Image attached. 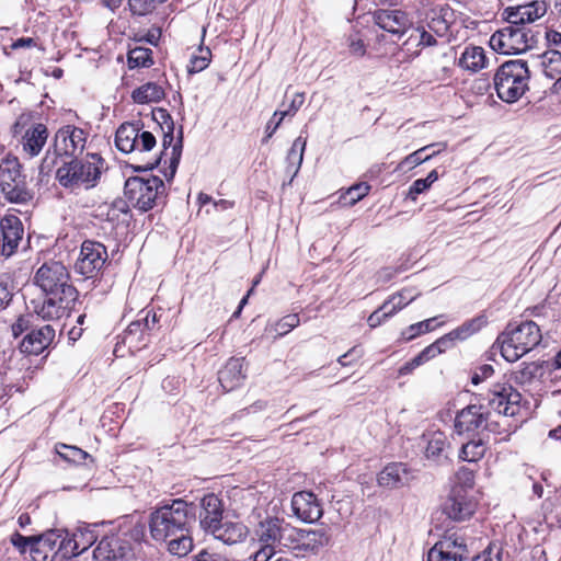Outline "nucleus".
<instances>
[{"label":"nucleus","instance_id":"nucleus-14","mask_svg":"<svg viewBox=\"0 0 561 561\" xmlns=\"http://www.w3.org/2000/svg\"><path fill=\"white\" fill-rule=\"evenodd\" d=\"M106 259L107 251L102 243L87 240L81 245L75 270L87 278L93 277L103 267Z\"/></svg>","mask_w":561,"mask_h":561},{"label":"nucleus","instance_id":"nucleus-25","mask_svg":"<svg viewBox=\"0 0 561 561\" xmlns=\"http://www.w3.org/2000/svg\"><path fill=\"white\" fill-rule=\"evenodd\" d=\"M373 18L380 28L397 35H402L410 25L408 14L401 10H377Z\"/></svg>","mask_w":561,"mask_h":561},{"label":"nucleus","instance_id":"nucleus-2","mask_svg":"<svg viewBox=\"0 0 561 561\" xmlns=\"http://www.w3.org/2000/svg\"><path fill=\"white\" fill-rule=\"evenodd\" d=\"M106 169V162L100 154L89 153L83 159H72L60 165L56 179L66 190L78 193L95 187Z\"/></svg>","mask_w":561,"mask_h":561},{"label":"nucleus","instance_id":"nucleus-39","mask_svg":"<svg viewBox=\"0 0 561 561\" xmlns=\"http://www.w3.org/2000/svg\"><path fill=\"white\" fill-rule=\"evenodd\" d=\"M299 322L300 320L297 313L287 314L277 322L268 325L266 328V331L270 333H274V339H277L297 328L299 325Z\"/></svg>","mask_w":561,"mask_h":561},{"label":"nucleus","instance_id":"nucleus-44","mask_svg":"<svg viewBox=\"0 0 561 561\" xmlns=\"http://www.w3.org/2000/svg\"><path fill=\"white\" fill-rule=\"evenodd\" d=\"M57 543L58 557L60 560L70 559L81 553L78 549L76 540H73V537L69 536L68 534H62L59 531Z\"/></svg>","mask_w":561,"mask_h":561},{"label":"nucleus","instance_id":"nucleus-19","mask_svg":"<svg viewBox=\"0 0 561 561\" xmlns=\"http://www.w3.org/2000/svg\"><path fill=\"white\" fill-rule=\"evenodd\" d=\"M412 479L413 476L408 465L391 462L378 473L377 483L381 488L393 490L408 485Z\"/></svg>","mask_w":561,"mask_h":561},{"label":"nucleus","instance_id":"nucleus-37","mask_svg":"<svg viewBox=\"0 0 561 561\" xmlns=\"http://www.w3.org/2000/svg\"><path fill=\"white\" fill-rule=\"evenodd\" d=\"M448 446V438L443 432H433L427 435L425 456L427 459L439 462L442 458H446L443 454Z\"/></svg>","mask_w":561,"mask_h":561},{"label":"nucleus","instance_id":"nucleus-64","mask_svg":"<svg viewBox=\"0 0 561 561\" xmlns=\"http://www.w3.org/2000/svg\"><path fill=\"white\" fill-rule=\"evenodd\" d=\"M195 561H228V559L221 553L204 549L195 556Z\"/></svg>","mask_w":561,"mask_h":561},{"label":"nucleus","instance_id":"nucleus-26","mask_svg":"<svg viewBox=\"0 0 561 561\" xmlns=\"http://www.w3.org/2000/svg\"><path fill=\"white\" fill-rule=\"evenodd\" d=\"M58 530H49L35 537L32 546V558L34 561H55L58 557Z\"/></svg>","mask_w":561,"mask_h":561},{"label":"nucleus","instance_id":"nucleus-29","mask_svg":"<svg viewBox=\"0 0 561 561\" xmlns=\"http://www.w3.org/2000/svg\"><path fill=\"white\" fill-rule=\"evenodd\" d=\"M210 534L226 545H234L247 537L248 528L241 523H222L221 520Z\"/></svg>","mask_w":561,"mask_h":561},{"label":"nucleus","instance_id":"nucleus-50","mask_svg":"<svg viewBox=\"0 0 561 561\" xmlns=\"http://www.w3.org/2000/svg\"><path fill=\"white\" fill-rule=\"evenodd\" d=\"M57 453L65 460L75 462V463H80L89 456L82 449L75 447V446H68V445H60L59 447H57Z\"/></svg>","mask_w":561,"mask_h":561},{"label":"nucleus","instance_id":"nucleus-63","mask_svg":"<svg viewBox=\"0 0 561 561\" xmlns=\"http://www.w3.org/2000/svg\"><path fill=\"white\" fill-rule=\"evenodd\" d=\"M494 373V369H493V366L491 365H482L480 366L479 368H477V370L473 373L472 377H471V382L473 385H478L482 381H484L485 379L490 378Z\"/></svg>","mask_w":561,"mask_h":561},{"label":"nucleus","instance_id":"nucleus-11","mask_svg":"<svg viewBox=\"0 0 561 561\" xmlns=\"http://www.w3.org/2000/svg\"><path fill=\"white\" fill-rule=\"evenodd\" d=\"M69 273L66 266L56 261L43 264L36 272L34 280L47 295L58 296L66 288H75L69 284Z\"/></svg>","mask_w":561,"mask_h":561},{"label":"nucleus","instance_id":"nucleus-10","mask_svg":"<svg viewBox=\"0 0 561 561\" xmlns=\"http://www.w3.org/2000/svg\"><path fill=\"white\" fill-rule=\"evenodd\" d=\"M490 46L503 55L522 54L531 48L534 34L519 24H512L496 31L490 37Z\"/></svg>","mask_w":561,"mask_h":561},{"label":"nucleus","instance_id":"nucleus-45","mask_svg":"<svg viewBox=\"0 0 561 561\" xmlns=\"http://www.w3.org/2000/svg\"><path fill=\"white\" fill-rule=\"evenodd\" d=\"M145 331L141 320L133 321L124 332L123 342L129 347H138V342L145 340Z\"/></svg>","mask_w":561,"mask_h":561},{"label":"nucleus","instance_id":"nucleus-61","mask_svg":"<svg viewBox=\"0 0 561 561\" xmlns=\"http://www.w3.org/2000/svg\"><path fill=\"white\" fill-rule=\"evenodd\" d=\"M156 137L150 131H139L138 148L136 150L144 152L154 148Z\"/></svg>","mask_w":561,"mask_h":561},{"label":"nucleus","instance_id":"nucleus-55","mask_svg":"<svg viewBox=\"0 0 561 561\" xmlns=\"http://www.w3.org/2000/svg\"><path fill=\"white\" fill-rule=\"evenodd\" d=\"M456 480L455 486H461L469 491L474 485V471L467 467H461L456 473Z\"/></svg>","mask_w":561,"mask_h":561},{"label":"nucleus","instance_id":"nucleus-16","mask_svg":"<svg viewBox=\"0 0 561 561\" xmlns=\"http://www.w3.org/2000/svg\"><path fill=\"white\" fill-rule=\"evenodd\" d=\"M78 298L76 288H66L64 294L58 296L48 295L41 307L36 309V313L43 320H57L67 316L73 308Z\"/></svg>","mask_w":561,"mask_h":561},{"label":"nucleus","instance_id":"nucleus-58","mask_svg":"<svg viewBox=\"0 0 561 561\" xmlns=\"http://www.w3.org/2000/svg\"><path fill=\"white\" fill-rule=\"evenodd\" d=\"M480 328V320L479 319H472L466 323H463L461 327L453 330V334L456 335L458 340H465L468 336H470L472 333L478 331Z\"/></svg>","mask_w":561,"mask_h":561},{"label":"nucleus","instance_id":"nucleus-59","mask_svg":"<svg viewBox=\"0 0 561 561\" xmlns=\"http://www.w3.org/2000/svg\"><path fill=\"white\" fill-rule=\"evenodd\" d=\"M480 328V320L479 319H472L466 323H463L461 327L453 330V334L456 335L458 340H465L468 336H470L472 333L478 331Z\"/></svg>","mask_w":561,"mask_h":561},{"label":"nucleus","instance_id":"nucleus-22","mask_svg":"<svg viewBox=\"0 0 561 561\" xmlns=\"http://www.w3.org/2000/svg\"><path fill=\"white\" fill-rule=\"evenodd\" d=\"M129 549V543L117 535L105 536L94 549L93 557L96 561H114L124 558Z\"/></svg>","mask_w":561,"mask_h":561},{"label":"nucleus","instance_id":"nucleus-57","mask_svg":"<svg viewBox=\"0 0 561 561\" xmlns=\"http://www.w3.org/2000/svg\"><path fill=\"white\" fill-rule=\"evenodd\" d=\"M33 540H35V537L34 536H30V537H25V536H22L21 534L19 533H14L11 538H10V541L11 543L21 552V553H25L27 550L30 551V553L32 554V546H33Z\"/></svg>","mask_w":561,"mask_h":561},{"label":"nucleus","instance_id":"nucleus-62","mask_svg":"<svg viewBox=\"0 0 561 561\" xmlns=\"http://www.w3.org/2000/svg\"><path fill=\"white\" fill-rule=\"evenodd\" d=\"M154 119L161 125L165 126L167 129H174V122L170 113L165 108H157L153 111Z\"/></svg>","mask_w":561,"mask_h":561},{"label":"nucleus","instance_id":"nucleus-17","mask_svg":"<svg viewBox=\"0 0 561 561\" xmlns=\"http://www.w3.org/2000/svg\"><path fill=\"white\" fill-rule=\"evenodd\" d=\"M290 505L293 515L304 523H316L323 515L320 501L309 491L296 492L291 497Z\"/></svg>","mask_w":561,"mask_h":561},{"label":"nucleus","instance_id":"nucleus-32","mask_svg":"<svg viewBox=\"0 0 561 561\" xmlns=\"http://www.w3.org/2000/svg\"><path fill=\"white\" fill-rule=\"evenodd\" d=\"M140 128L134 123H123L115 135V145L124 153H129L138 148Z\"/></svg>","mask_w":561,"mask_h":561},{"label":"nucleus","instance_id":"nucleus-42","mask_svg":"<svg viewBox=\"0 0 561 561\" xmlns=\"http://www.w3.org/2000/svg\"><path fill=\"white\" fill-rule=\"evenodd\" d=\"M173 131H174V129H171V130L167 129L164 131V136L162 139V146H163L164 150H167L169 147L172 146V157H171L172 173L175 172V169L180 162V157H181V151H182V130H180V136L175 144H173V140H174Z\"/></svg>","mask_w":561,"mask_h":561},{"label":"nucleus","instance_id":"nucleus-21","mask_svg":"<svg viewBox=\"0 0 561 561\" xmlns=\"http://www.w3.org/2000/svg\"><path fill=\"white\" fill-rule=\"evenodd\" d=\"M488 412L480 404H469L460 410L455 419V428L458 434L470 433L483 428Z\"/></svg>","mask_w":561,"mask_h":561},{"label":"nucleus","instance_id":"nucleus-41","mask_svg":"<svg viewBox=\"0 0 561 561\" xmlns=\"http://www.w3.org/2000/svg\"><path fill=\"white\" fill-rule=\"evenodd\" d=\"M446 148V144L439 142L434 145L424 146L423 148L414 151L405 158V161L413 165H419L427 160H430L437 152L444 150Z\"/></svg>","mask_w":561,"mask_h":561},{"label":"nucleus","instance_id":"nucleus-54","mask_svg":"<svg viewBox=\"0 0 561 561\" xmlns=\"http://www.w3.org/2000/svg\"><path fill=\"white\" fill-rule=\"evenodd\" d=\"M456 340H458V339L456 337V335L453 334V331H451V332L445 334L444 336L439 337L438 340H436L434 343H432L427 347L431 351V353L434 355V357H436L437 355L445 352L448 347H450L451 344L454 343V341H456Z\"/></svg>","mask_w":561,"mask_h":561},{"label":"nucleus","instance_id":"nucleus-1","mask_svg":"<svg viewBox=\"0 0 561 561\" xmlns=\"http://www.w3.org/2000/svg\"><path fill=\"white\" fill-rule=\"evenodd\" d=\"M195 506L182 499L157 507L149 517L150 536L156 541L167 543L168 551L176 557H185L193 549L191 526L195 522Z\"/></svg>","mask_w":561,"mask_h":561},{"label":"nucleus","instance_id":"nucleus-33","mask_svg":"<svg viewBox=\"0 0 561 561\" xmlns=\"http://www.w3.org/2000/svg\"><path fill=\"white\" fill-rule=\"evenodd\" d=\"M485 61L486 57L482 47L469 46L462 51L458 65L465 70L477 72L485 67Z\"/></svg>","mask_w":561,"mask_h":561},{"label":"nucleus","instance_id":"nucleus-34","mask_svg":"<svg viewBox=\"0 0 561 561\" xmlns=\"http://www.w3.org/2000/svg\"><path fill=\"white\" fill-rule=\"evenodd\" d=\"M105 525L104 522L101 524L93 523V524H87L82 523L77 527L76 533L72 534L73 540H76V543L78 546L79 551L82 553L88 548H90L98 539L99 533L98 529L100 526Z\"/></svg>","mask_w":561,"mask_h":561},{"label":"nucleus","instance_id":"nucleus-53","mask_svg":"<svg viewBox=\"0 0 561 561\" xmlns=\"http://www.w3.org/2000/svg\"><path fill=\"white\" fill-rule=\"evenodd\" d=\"M305 102L304 93H296L290 100L289 104L286 106V102L282 103L284 110H277L276 115H280V119H284L286 116H294L298 110L302 106Z\"/></svg>","mask_w":561,"mask_h":561},{"label":"nucleus","instance_id":"nucleus-36","mask_svg":"<svg viewBox=\"0 0 561 561\" xmlns=\"http://www.w3.org/2000/svg\"><path fill=\"white\" fill-rule=\"evenodd\" d=\"M541 363H523L520 367L511 374V379L520 386L530 385L535 379L542 377Z\"/></svg>","mask_w":561,"mask_h":561},{"label":"nucleus","instance_id":"nucleus-51","mask_svg":"<svg viewBox=\"0 0 561 561\" xmlns=\"http://www.w3.org/2000/svg\"><path fill=\"white\" fill-rule=\"evenodd\" d=\"M415 37L417 39V46L420 47H433L437 45L436 35L424 25H420L414 30V33L411 34V37Z\"/></svg>","mask_w":561,"mask_h":561},{"label":"nucleus","instance_id":"nucleus-43","mask_svg":"<svg viewBox=\"0 0 561 561\" xmlns=\"http://www.w3.org/2000/svg\"><path fill=\"white\" fill-rule=\"evenodd\" d=\"M438 318H430L424 321L411 324L402 332V337L404 341H411L416 336L433 331L436 327L442 325V323L433 324Z\"/></svg>","mask_w":561,"mask_h":561},{"label":"nucleus","instance_id":"nucleus-46","mask_svg":"<svg viewBox=\"0 0 561 561\" xmlns=\"http://www.w3.org/2000/svg\"><path fill=\"white\" fill-rule=\"evenodd\" d=\"M151 49L135 47L128 51V65L130 68L149 67L152 65Z\"/></svg>","mask_w":561,"mask_h":561},{"label":"nucleus","instance_id":"nucleus-40","mask_svg":"<svg viewBox=\"0 0 561 561\" xmlns=\"http://www.w3.org/2000/svg\"><path fill=\"white\" fill-rule=\"evenodd\" d=\"M306 144L307 140L305 138L298 137L294 140L293 146L288 152V170L290 171L293 169L294 175L297 174L301 167Z\"/></svg>","mask_w":561,"mask_h":561},{"label":"nucleus","instance_id":"nucleus-8","mask_svg":"<svg viewBox=\"0 0 561 561\" xmlns=\"http://www.w3.org/2000/svg\"><path fill=\"white\" fill-rule=\"evenodd\" d=\"M87 144V134L83 129L67 125L59 128L54 138V152L49 150L46 152L41 165L39 172L42 174L49 173L56 164L58 156L76 157L81 153Z\"/></svg>","mask_w":561,"mask_h":561},{"label":"nucleus","instance_id":"nucleus-35","mask_svg":"<svg viewBox=\"0 0 561 561\" xmlns=\"http://www.w3.org/2000/svg\"><path fill=\"white\" fill-rule=\"evenodd\" d=\"M164 89L156 82H147L135 89L131 99L137 104L159 102L164 98Z\"/></svg>","mask_w":561,"mask_h":561},{"label":"nucleus","instance_id":"nucleus-38","mask_svg":"<svg viewBox=\"0 0 561 561\" xmlns=\"http://www.w3.org/2000/svg\"><path fill=\"white\" fill-rule=\"evenodd\" d=\"M485 451L486 446L481 438L472 439L462 445L459 453V458L463 461L477 462L483 458Z\"/></svg>","mask_w":561,"mask_h":561},{"label":"nucleus","instance_id":"nucleus-4","mask_svg":"<svg viewBox=\"0 0 561 561\" xmlns=\"http://www.w3.org/2000/svg\"><path fill=\"white\" fill-rule=\"evenodd\" d=\"M541 337L539 327L534 321H525L515 328L507 327L494 346L507 362L514 363L536 347Z\"/></svg>","mask_w":561,"mask_h":561},{"label":"nucleus","instance_id":"nucleus-20","mask_svg":"<svg viewBox=\"0 0 561 561\" xmlns=\"http://www.w3.org/2000/svg\"><path fill=\"white\" fill-rule=\"evenodd\" d=\"M547 12V3L542 0H535L526 4L508 7L505 9L506 18L512 24L523 26L542 18Z\"/></svg>","mask_w":561,"mask_h":561},{"label":"nucleus","instance_id":"nucleus-15","mask_svg":"<svg viewBox=\"0 0 561 561\" xmlns=\"http://www.w3.org/2000/svg\"><path fill=\"white\" fill-rule=\"evenodd\" d=\"M467 558L466 540L456 534L445 536L427 553V561H463Z\"/></svg>","mask_w":561,"mask_h":561},{"label":"nucleus","instance_id":"nucleus-5","mask_svg":"<svg viewBox=\"0 0 561 561\" xmlns=\"http://www.w3.org/2000/svg\"><path fill=\"white\" fill-rule=\"evenodd\" d=\"M21 168L19 159L11 154L0 161V191L9 203L27 204L33 199L34 194Z\"/></svg>","mask_w":561,"mask_h":561},{"label":"nucleus","instance_id":"nucleus-31","mask_svg":"<svg viewBox=\"0 0 561 561\" xmlns=\"http://www.w3.org/2000/svg\"><path fill=\"white\" fill-rule=\"evenodd\" d=\"M48 137L47 127L43 124H36L28 128L23 136V150L30 157L37 156L45 146Z\"/></svg>","mask_w":561,"mask_h":561},{"label":"nucleus","instance_id":"nucleus-47","mask_svg":"<svg viewBox=\"0 0 561 561\" xmlns=\"http://www.w3.org/2000/svg\"><path fill=\"white\" fill-rule=\"evenodd\" d=\"M211 51L208 47H199L198 55H193L187 67L190 73H197L206 69L210 62Z\"/></svg>","mask_w":561,"mask_h":561},{"label":"nucleus","instance_id":"nucleus-7","mask_svg":"<svg viewBox=\"0 0 561 561\" xmlns=\"http://www.w3.org/2000/svg\"><path fill=\"white\" fill-rule=\"evenodd\" d=\"M330 541L331 535L327 527L306 529L291 525L285 549L295 558L305 559L319 554Z\"/></svg>","mask_w":561,"mask_h":561},{"label":"nucleus","instance_id":"nucleus-3","mask_svg":"<svg viewBox=\"0 0 561 561\" xmlns=\"http://www.w3.org/2000/svg\"><path fill=\"white\" fill-rule=\"evenodd\" d=\"M529 78L526 60L515 59L502 64L493 78L497 96L506 103L518 101L528 90Z\"/></svg>","mask_w":561,"mask_h":561},{"label":"nucleus","instance_id":"nucleus-24","mask_svg":"<svg viewBox=\"0 0 561 561\" xmlns=\"http://www.w3.org/2000/svg\"><path fill=\"white\" fill-rule=\"evenodd\" d=\"M222 503L215 494H207L201 500L198 519L201 527L209 533L222 520Z\"/></svg>","mask_w":561,"mask_h":561},{"label":"nucleus","instance_id":"nucleus-49","mask_svg":"<svg viewBox=\"0 0 561 561\" xmlns=\"http://www.w3.org/2000/svg\"><path fill=\"white\" fill-rule=\"evenodd\" d=\"M158 4L157 0H128L131 14L137 16H145L152 13Z\"/></svg>","mask_w":561,"mask_h":561},{"label":"nucleus","instance_id":"nucleus-18","mask_svg":"<svg viewBox=\"0 0 561 561\" xmlns=\"http://www.w3.org/2000/svg\"><path fill=\"white\" fill-rule=\"evenodd\" d=\"M0 230L2 234L1 254L8 257L13 254L23 237V225L18 216L7 215L0 220Z\"/></svg>","mask_w":561,"mask_h":561},{"label":"nucleus","instance_id":"nucleus-12","mask_svg":"<svg viewBox=\"0 0 561 561\" xmlns=\"http://www.w3.org/2000/svg\"><path fill=\"white\" fill-rule=\"evenodd\" d=\"M520 401L522 394L508 381H497L489 390V405L499 415H517L520 411Z\"/></svg>","mask_w":561,"mask_h":561},{"label":"nucleus","instance_id":"nucleus-13","mask_svg":"<svg viewBox=\"0 0 561 561\" xmlns=\"http://www.w3.org/2000/svg\"><path fill=\"white\" fill-rule=\"evenodd\" d=\"M478 507L474 496L461 486H454L443 504V513L455 522L469 519Z\"/></svg>","mask_w":561,"mask_h":561},{"label":"nucleus","instance_id":"nucleus-56","mask_svg":"<svg viewBox=\"0 0 561 561\" xmlns=\"http://www.w3.org/2000/svg\"><path fill=\"white\" fill-rule=\"evenodd\" d=\"M415 299L414 295H411V293L407 289L391 296L388 300L385 302H390V308H394V313L399 310H401L403 307L408 306L410 302H412Z\"/></svg>","mask_w":561,"mask_h":561},{"label":"nucleus","instance_id":"nucleus-27","mask_svg":"<svg viewBox=\"0 0 561 561\" xmlns=\"http://www.w3.org/2000/svg\"><path fill=\"white\" fill-rule=\"evenodd\" d=\"M244 379L242 358H230L218 373V381L226 391L241 386Z\"/></svg>","mask_w":561,"mask_h":561},{"label":"nucleus","instance_id":"nucleus-48","mask_svg":"<svg viewBox=\"0 0 561 561\" xmlns=\"http://www.w3.org/2000/svg\"><path fill=\"white\" fill-rule=\"evenodd\" d=\"M370 190V186L367 183H358L351 186L345 194L342 196L343 204L353 206L363 197H365Z\"/></svg>","mask_w":561,"mask_h":561},{"label":"nucleus","instance_id":"nucleus-9","mask_svg":"<svg viewBox=\"0 0 561 561\" xmlns=\"http://www.w3.org/2000/svg\"><path fill=\"white\" fill-rule=\"evenodd\" d=\"M163 190L164 183L158 176L147 179L134 176L126 181L124 194L131 206L141 211H148L154 207Z\"/></svg>","mask_w":561,"mask_h":561},{"label":"nucleus","instance_id":"nucleus-30","mask_svg":"<svg viewBox=\"0 0 561 561\" xmlns=\"http://www.w3.org/2000/svg\"><path fill=\"white\" fill-rule=\"evenodd\" d=\"M533 67L540 70L549 79H554L561 73V53L558 50H547L540 55L533 56Z\"/></svg>","mask_w":561,"mask_h":561},{"label":"nucleus","instance_id":"nucleus-6","mask_svg":"<svg viewBox=\"0 0 561 561\" xmlns=\"http://www.w3.org/2000/svg\"><path fill=\"white\" fill-rule=\"evenodd\" d=\"M291 524L279 517H266L259 522L254 529V541L257 549L251 556H259L260 560L266 554L276 556V548H285Z\"/></svg>","mask_w":561,"mask_h":561},{"label":"nucleus","instance_id":"nucleus-23","mask_svg":"<svg viewBox=\"0 0 561 561\" xmlns=\"http://www.w3.org/2000/svg\"><path fill=\"white\" fill-rule=\"evenodd\" d=\"M54 337L55 329L53 325H43L39 329L32 330L23 337L20 350L26 354L38 355L51 344Z\"/></svg>","mask_w":561,"mask_h":561},{"label":"nucleus","instance_id":"nucleus-60","mask_svg":"<svg viewBox=\"0 0 561 561\" xmlns=\"http://www.w3.org/2000/svg\"><path fill=\"white\" fill-rule=\"evenodd\" d=\"M472 561H502V548L496 543H491L480 556L473 558Z\"/></svg>","mask_w":561,"mask_h":561},{"label":"nucleus","instance_id":"nucleus-52","mask_svg":"<svg viewBox=\"0 0 561 561\" xmlns=\"http://www.w3.org/2000/svg\"><path fill=\"white\" fill-rule=\"evenodd\" d=\"M392 314H394V308L391 307L390 308V302H383L379 309H377L376 311H374L369 317H368V325L370 328H376L378 325H380L387 318L391 317Z\"/></svg>","mask_w":561,"mask_h":561},{"label":"nucleus","instance_id":"nucleus-28","mask_svg":"<svg viewBox=\"0 0 561 561\" xmlns=\"http://www.w3.org/2000/svg\"><path fill=\"white\" fill-rule=\"evenodd\" d=\"M453 15L454 12L448 5L433 8L426 15L424 26L433 31L436 36L444 37L449 31Z\"/></svg>","mask_w":561,"mask_h":561}]
</instances>
